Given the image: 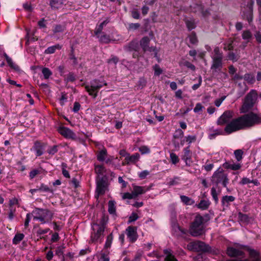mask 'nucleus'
<instances>
[{"mask_svg":"<svg viewBox=\"0 0 261 261\" xmlns=\"http://www.w3.org/2000/svg\"><path fill=\"white\" fill-rule=\"evenodd\" d=\"M233 116L232 111H226L217 121V124L220 125L227 123L224 128V131L227 134L261 123L260 114L250 112L230 121Z\"/></svg>","mask_w":261,"mask_h":261,"instance_id":"obj_1","label":"nucleus"},{"mask_svg":"<svg viewBox=\"0 0 261 261\" xmlns=\"http://www.w3.org/2000/svg\"><path fill=\"white\" fill-rule=\"evenodd\" d=\"M257 93L255 90H251L243 100L242 105L240 109L241 113H245L251 111L257 99Z\"/></svg>","mask_w":261,"mask_h":261,"instance_id":"obj_2","label":"nucleus"},{"mask_svg":"<svg viewBox=\"0 0 261 261\" xmlns=\"http://www.w3.org/2000/svg\"><path fill=\"white\" fill-rule=\"evenodd\" d=\"M204 219L200 215H197L191 223L189 233L193 237H198L204 233Z\"/></svg>","mask_w":261,"mask_h":261,"instance_id":"obj_3","label":"nucleus"},{"mask_svg":"<svg viewBox=\"0 0 261 261\" xmlns=\"http://www.w3.org/2000/svg\"><path fill=\"white\" fill-rule=\"evenodd\" d=\"M34 220H39L44 224L51 220L53 217L52 213L47 209L36 208L31 213Z\"/></svg>","mask_w":261,"mask_h":261,"instance_id":"obj_4","label":"nucleus"},{"mask_svg":"<svg viewBox=\"0 0 261 261\" xmlns=\"http://www.w3.org/2000/svg\"><path fill=\"white\" fill-rule=\"evenodd\" d=\"M105 217H103L99 224L95 223L92 225V231L91 233V241L95 242L100 239L103 235L105 226Z\"/></svg>","mask_w":261,"mask_h":261,"instance_id":"obj_5","label":"nucleus"},{"mask_svg":"<svg viewBox=\"0 0 261 261\" xmlns=\"http://www.w3.org/2000/svg\"><path fill=\"white\" fill-rule=\"evenodd\" d=\"M107 85L105 81H100L98 80H94L90 81L89 85L85 86V89L89 95L95 98L97 96V93L99 89L103 86Z\"/></svg>","mask_w":261,"mask_h":261,"instance_id":"obj_6","label":"nucleus"},{"mask_svg":"<svg viewBox=\"0 0 261 261\" xmlns=\"http://www.w3.org/2000/svg\"><path fill=\"white\" fill-rule=\"evenodd\" d=\"M228 180L227 174L225 173L222 170L220 171L219 169L216 171L212 177L213 183L216 185L221 184L224 187H227Z\"/></svg>","mask_w":261,"mask_h":261,"instance_id":"obj_7","label":"nucleus"},{"mask_svg":"<svg viewBox=\"0 0 261 261\" xmlns=\"http://www.w3.org/2000/svg\"><path fill=\"white\" fill-rule=\"evenodd\" d=\"M66 30V25L61 24H57L53 26L52 32L53 34L51 37H54L56 40L62 39L63 36H60V34L64 32Z\"/></svg>","mask_w":261,"mask_h":261,"instance_id":"obj_8","label":"nucleus"},{"mask_svg":"<svg viewBox=\"0 0 261 261\" xmlns=\"http://www.w3.org/2000/svg\"><path fill=\"white\" fill-rule=\"evenodd\" d=\"M188 247L190 249L194 250L196 251H206L207 250V247L202 242L196 241L191 243Z\"/></svg>","mask_w":261,"mask_h":261,"instance_id":"obj_9","label":"nucleus"},{"mask_svg":"<svg viewBox=\"0 0 261 261\" xmlns=\"http://www.w3.org/2000/svg\"><path fill=\"white\" fill-rule=\"evenodd\" d=\"M107 189V183L103 177L99 178L97 180L96 192L98 195L105 194Z\"/></svg>","mask_w":261,"mask_h":261,"instance_id":"obj_10","label":"nucleus"},{"mask_svg":"<svg viewBox=\"0 0 261 261\" xmlns=\"http://www.w3.org/2000/svg\"><path fill=\"white\" fill-rule=\"evenodd\" d=\"M150 42V39L147 36L143 37L140 41V44L142 48L144 51L148 50L149 51H155V56L157 55V51L154 48L149 47V44Z\"/></svg>","mask_w":261,"mask_h":261,"instance_id":"obj_11","label":"nucleus"},{"mask_svg":"<svg viewBox=\"0 0 261 261\" xmlns=\"http://www.w3.org/2000/svg\"><path fill=\"white\" fill-rule=\"evenodd\" d=\"M126 236L131 242H135L138 238L137 234V229L134 226H128L126 229Z\"/></svg>","mask_w":261,"mask_h":261,"instance_id":"obj_12","label":"nucleus"},{"mask_svg":"<svg viewBox=\"0 0 261 261\" xmlns=\"http://www.w3.org/2000/svg\"><path fill=\"white\" fill-rule=\"evenodd\" d=\"M149 190L150 188L148 187H141L133 185L132 192L135 198H136L139 195L144 194Z\"/></svg>","mask_w":261,"mask_h":261,"instance_id":"obj_13","label":"nucleus"},{"mask_svg":"<svg viewBox=\"0 0 261 261\" xmlns=\"http://www.w3.org/2000/svg\"><path fill=\"white\" fill-rule=\"evenodd\" d=\"M59 133L67 138L73 139L75 138V134L69 128L66 127H60L58 129Z\"/></svg>","mask_w":261,"mask_h":261,"instance_id":"obj_14","label":"nucleus"},{"mask_svg":"<svg viewBox=\"0 0 261 261\" xmlns=\"http://www.w3.org/2000/svg\"><path fill=\"white\" fill-rule=\"evenodd\" d=\"M227 253L229 256L231 257L242 256L244 254V253L242 250L231 247H228L227 248Z\"/></svg>","mask_w":261,"mask_h":261,"instance_id":"obj_15","label":"nucleus"},{"mask_svg":"<svg viewBox=\"0 0 261 261\" xmlns=\"http://www.w3.org/2000/svg\"><path fill=\"white\" fill-rule=\"evenodd\" d=\"M140 158V154L138 153H136L132 155H129V154H128L125 158V163H123L122 165H128L130 163H134L137 162Z\"/></svg>","mask_w":261,"mask_h":261,"instance_id":"obj_16","label":"nucleus"},{"mask_svg":"<svg viewBox=\"0 0 261 261\" xmlns=\"http://www.w3.org/2000/svg\"><path fill=\"white\" fill-rule=\"evenodd\" d=\"M223 166L225 169L234 171L240 169L241 167V165L240 163H234L233 162H225Z\"/></svg>","mask_w":261,"mask_h":261,"instance_id":"obj_17","label":"nucleus"},{"mask_svg":"<svg viewBox=\"0 0 261 261\" xmlns=\"http://www.w3.org/2000/svg\"><path fill=\"white\" fill-rule=\"evenodd\" d=\"M212 64L211 66L212 69H221L222 67V60L223 58H212Z\"/></svg>","mask_w":261,"mask_h":261,"instance_id":"obj_18","label":"nucleus"},{"mask_svg":"<svg viewBox=\"0 0 261 261\" xmlns=\"http://www.w3.org/2000/svg\"><path fill=\"white\" fill-rule=\"evenodd\" d=\"M95 172L98 176V178L105 176L106 169L102 165H95Z\"/></svg>","mask_w":261,"mask_h":261,"instance_id":"obj_19","label":"nucleus"},{"mask_svg":"<svg viewBox=\"0 0 261 261\" xmlns=\"http://www.w3.org/2000/svg\"><path fill=\"white\" fill-rule=\"evenodd\" d=\"M31 150L36 152V155L37 156H39L43 153L42 146L41 143L39 142H36L34 143L33 147Z\"/></svg>","mask_w":261,"mask_h":261,"instance_id":"obj_20","label":"nucleus"},{"mask_svg":"<svg viewBox=\"0 0 261 261\" xmlns=\"http://www.w3.org/2000/svg\"><path fill=\"white\" fill-rule=\"evenodd\" d=\"M242 39L246 41L247 42H250L253 39V35L250 30H244L242 33Z\"/></svg>","mask_w":261,"mask_h":261,"instance_id":"obj_21","label":"nucleus"},{"mask_svg":"<svg viewBox=\"0 0 261 261\" xmlns=\"http://www.w3.org/2000/svg\"><path fill=\"white\" fill-rule=\"evenodd\" d=\"M172 232L176 236H179L186 233V230L181 229L177 223L172 225Z\"/></svg>","mask_w":261,"mask_h":261,"instance_id":"obj_22","label":"nucleus"},{"mask_svg":"<svg viewBox=\"0 0 261 261\" xmlns=\"http://www.w3.org/2000/svg\"><path fill=\"white\" fill-rule=\"evenodd\" d=\"M235 197L232 196H225L222 199V205L224 207H228L230 205V202L233 201Z\"/></svg>","mask_w":261,"mask_h":261,"instance_id":"obj_23","label":"nucleus"},{"mask_svg":"<svg viewBox=\"0 0 261 261\" xmlns=\"http://www.w3.org/2000/svg\"><path fill=\"white\" fill-rule=\"evenodd\" d=\"M124 48L126 50L131 51L134 50L135 51H138L139 47L138 45V43L136 41H132L128 45H126L124 47Z\"/></svg>","mask_w":261,"mask_h":261,"instance_id":"obj_24","label":"nucleus"},{"mask_svg":"<svg viewBox=\"0 0 261 261\" xmlns=\"http://www.w3.org/2000/svg\"><path fill=\"white\" fill-rule=\"evenodd\" d=\"M107 156V150L106 148H103L102 150L98 151L96 154V157L98 161L100 162H103L106 159Z\"/></svg>","mask_w":261,"mask_h":261,"instance_id":"obj_25","label":"nucleus"},{"mask_svg":"<svg viewBox=\"0 0 261 261\" xmlns=\"http://www.w3.org/2000/svg\"><path fill=\"white\" fill-rule=\"evenodd\" d=\"M3 55L5 58L8 64L11 68H13L17 71L19 70L18 66H17L13 62L12 59L10 57H9L6 53H4Z\"/></svg>","mask_w":261,"mask_h":261,"instance_id":"obj_26","label":"nucleus"},{"mask_svg":"<svg viewBox=\"0 0 261 261\" xmlns=\"http://www.w3.org/2000/svg\"><path fill=\"white\" fill-rule=\"evenodd\" d=\"M164 253L166 255L165 261H177L175 257L172 255L170 249H165L164 250Z\"/></svg>","mask_w":261,"mask_h":261,"instance_id":"obj_27","label":"nucleus"},{"mask_svg":"<svg viewBox=\"0 0 261 261\" xmlns=\"http://www.w3.org/2000/svg\"><path fill=\"white\" fill-rule=\"evenodd\" d=\"M210 203L209 200H201L197 206L202 210H205L208 208Z\"/></svg>","mask_w":261,"mask_h":261,"instance_id":"obj_28","label":"nucleus"},{"mask_svg":"<svg viewBox=\"0 0 261 261\" xmlns=\"http://www.w3.org/2000/svg\"><path fill=\"white\" fill-rule=\"evenodd\" d=\"M234 40L231 38H229L224 44V50H232L234 48L233 45Z\"/></svg>","mask_w":261,"mask_h":261,"instance_id":"obj_29","label":"nucleus"},{"mask_svg":"<svg viewBox=\"0 0 261 261\" xmlns=\"http://www.w3.org/2000/svg\"><path fill=\"white\" fill-rule=\"evenodd\" d=\"M180 198L182 202H183L186 205H191L195 203V201L192 198L188 196L181 195Z\"/></svg>","mask_w":261,"mask_h":261,"instance_id":"obj_30","label":"nucleus"},{"mask_svg":"<svg viewBox=\"0 0 261 261\" xmlns=\"http://www.w3.org/2000/svg\"><path fill=\"white\" fill-rule=\"evenodd\" d=\"M61 48V46L60 45L56 44L55 45L48 47L46 49H45L44 53L46 54H51L54 53L56 49H60Z\"/></svg>","mask_w":261,"mask_h":261,"instance_id":"obj_31","label":"nucleus"},{"mask_svg":"<svg viewBox=\"0 0 261 261\" xmlns=\"http://www.w3.org/2000/svg\"><path fill=\"white\" fill-rule=\"evenodd\" d=\"M63 5L62 0H51L50 2V5L53 9H58Z\"/></svg>","mask_w":261,"mask_h":261,"instance_id":"obj_32","label":"nucleus"},{"mask_svg":"<svg viewBox=\"0 0 261 261\" xmlns=\"http://www.w3.org/2000/svg\"><path fill=\"white\" fill-rule=\"evenodd\" d=\"M238 86L240 88V90L238 94L239 96L241 97L246 92V91L248 90V88L245 82H243V83H239Z\"/></svg>","mask_w":261,"mask_h":261,"instance_id":"obj_33","label":"nucleus"},{"mask_svg":"<svg viewBox=\"0 0 261 261\" xmlns=\"http://www.w3.org/2000/svg\"><path fill=\"white\" fill-rule=\"evenodd\" d=\"M214 54L211 57L212 58H223V53L220 50L219 47L216 46L215 47L214 49Z\"/></svg>","mask_w":261,"mask_h":261,"instance_id":"obj_34","label":"nucleus"},{"mask_svg":"<svg viewBox=\"0 0 261 261\" xmlns=\"http://www.w3.org/2000/svg\"><path fill=\"white\" fill-rule=\"evenodd\" d=\"M108 212L111 214H114L116 212L115 202L110 200L108 203Z\"/></svg>","mask_w":261,"mask_h":261,"instance_id":"obj_35","label":"nucleus"},{"mask_svg":"<svg viewBox=\"0 0 261 261\" xmlns=\"http://www.w3.org/2000/svg\"><path fill=\"white\" fill-rule=\"evenodd\" d=\"M240 57L239 55H236L232 51H230L227 54L228 59L233 62H237L240 59Z\"/></svg>","mask_w":261,"mask_h":261,"instance_id":"obj_36","label":"nucleus"},{"mask_svg":"<svg viewBox=\"0 0 261 261\" xmlns=\"http://www.w3.org/2000/svg\"><path fill=\"white\" fill-rule=\"evenodd\" d=\"M180 181V177L175 176V177H174L173 178H170L169 179L168 185L170 186L177 185L179 184Z\"/></svg>","mask_w":261,"mask_h":261,"instance_id":"obj_37","label":"nucleus"},{"mask_svg":"<svg viewBox=\"0 0 261 261\" xmlns=\"http://www.w3.org/2000/svg\"><path fill=\"white\" fill-rule=\"evenodd\" d=\"M113 239V237L112 233H110L109 235L107 236V240L105 245V248L106 249H108L111 247Z\"/></svg>","mask_w":261,"mask_h":261,"instance_id":"obj_38","label":"nucleus"},{"mask_svg":"<svg viewBox=\"0 0 261 261\" xmlns=\"http://www.w3.org/2000/svg\"><path fill=\"white\" fill-rule=\"evenodd\" d=\"M24 234L22 233H17L15 234L13 239V243L14 244H18L24 238Z\"/></svg>","mask_w":261,"mask_h":261,"instance_id":"obj_39","label":"nucleus"},{"mask_svg":"<svg viewBox=\"0 0 261 261\" xmlns=\"http://www.w3.org/2000/svg\"><path fill=\"white\" fill-rule=\"evenodd\" d=\"M42 72L45 79H48L52 74V72L50 71V70L46 67L42 69Z\"/></svg>","mask_w":261,"mask_h":261,"instance_id":"obj_40","label":"nucleus"},{"mask_svg":"<svg viewBox=\"0 0 261 261\" xmlns=\"http://www.w3.org/2000/svg\"><path fill=\"white\" fill-rule=\"evenodd\" d=\"M98 38H99V41L103 43H108L111 41L110 36L106 34L99 36V37Z\"/></svg>","mask_w":261,"mask_h":261,"instance_id":"obj_41","label":"nucleus"},{"mask_svg":"<svg viewBox=\"0 0 261 261\" xmlns=\"http://www.w3.org/2000/svg\"><path fill=\"white\" fill-rule=\"evenodd\" d=\"M243 154V152L241 149H237L234 151V154L237 161L240 162L242 160Z\"/></svg>","mask_w":261,"mask_h":261,"instance_id":"obj_42","label":"nucleus"},{"mask_svg":"<svg viewBox=\"0 0 261 261\" xmlns=\"http://www.w3.org/2000/svg\"><path fill=\"white\" fill-rule=\"evenodd\" d=\"M190 42L192 44H196L198 42V39L195 33L192 32L189 36Z\"/></svg>","mask_w":261,"mask_h":261,"instance_id":"obj_43","label":"nucleus"},{"mask_svg":"<svg viewBox=\"0 0 261 261\" xmlns=\"http://www.w3.org/2000/svg\"><path fill=\"white\" fill-rule=\"evenodd\" d=\"M184 155L183 156L184 160H185L186 162L188 160H190L191 158L190 155V150L189 149V147H186L184 149Z\"/></svg>","mask_w":261,"mask_h":261,"instance_id":"obj_44","label":"nucleus"},{"mask_svg":"<svg viewBox=\"0 0 261 261\" xmlns=\"http://www.w3.org/2000/svg\"><path fill=\"white\" fill-rule=\"evenodd\" d=\"M243 79L247 81L249 83H253L254 82V79L252 75L249 73H246L245 74L244 76Z\"/></svg>","mask_w":261,"mask_h":261,"instance_id":"obj_45","label":"nucleus"},{"mask_svg":"<svg viewBox=\"0 0 261 261\" xmlns=\"http://www.w3.org/2000/svg\"><path fill=\"white\" fill-rule=\"evenodd\" d=\"M41 173V169H34L30 172L29 176H30V178L33 179L37 174H40Z\"/></svg>","mask_w":261,"mask_h":261,"instance_id":"obj_46","label":"nucleus"},{"mask_svg":"<svg viewBox=\"0 0 261 261\" xmlns=\"http://www.w3.org/2000/svg\"><path fill=\"white\" fill-rule=\"evenodd\" d=\"M211 195L212 196L213 199L215 200V202L217 203L218 202V194L216 191V188L214 187H213L211 189Z\"/></svg>","mask_w":261,"mask_h":261,"instance_id":"obj_47","label":"nucleus"},{"mask_svg":"<svg viewBox=\"0 0 261 261\" xmlns=\"http://www.w3.org/2000/svg\"><path fill=\"white\" fill-rule=\"evenodd\" d=\"M249 252L251 257L255 258L256 260H258L259 254L254 249H249Z\"/></svg>","mask_w":261,"mask_h":261,"instance_id":"obj_48","label":"nucleus"},{"mask_svg":"<svg viewBox=\"0 0 261 261\" xmlns=\"http://www.w3.org/2000/svg\"><path fill=\"white\" fill-rule=\"evenodd\" d=\"M58 146L54 145L53 146L50 147L47 149V151L49 154L54 155L58 152Z\"/></svg>","mask_w":261,"mask_h":261,"instance_id":"obj_49","label":"nucleus"},{"mask_svg":"<svg viewBox=\"0 0 261 261\" xmlns=\"http://www.w3.org/2000/svg\"><path fill=\"white\" fill-rule=\"evenodd\" d=\"M170 159L171 162L173 164H176L179 162L178 157L176 155V154L174 153H171L170 154Z\"/></svg>","mask_w":261,"mask_h":261,"instance_id":"obj_50","label":"nucleus"},{"mask_svg":"<svg viewBox=\"0 0 261 261\" xmlns=\"http://www.w3.org/2000/svg\"><path fill=\"white\" fill-rule=\"evenodd\" d=\"M119 59L116 56H112V57L108 60V63L109 64H113L116 65L118 62Z\"/></svg>","mask_w":261,"mask_h":261,"instance_id":"obj_51","label":"nucleus"},{"mask_svg":"<svg viewBox=\"0 0 261 261\" xmlns=\"http://www.w3.org/2000/svg\"><path fill=\"white\" fill-rule=\"evenodd\" d=\"M140 27V24L139 23H132L129 24L128 29L129 30H136L139 29Z\"/></svg>","mask_w":261,"mask_h":261,"instance_id":"obj_52","label":"nucleus"},{"mask_svg":"<svg viewBox=\"0 0 261 261\" xmlns=\"http://www.w3.org/2000/svg\"><path fill=\"white\" fill-rule=\"evenodd\" d=\"M39 190L46 192H53V191L52 190L50 189L46 185H45L44 184L41 185L40 187L39 188Z\"/></svg>","mask_w":261,"mask_h":261,"instance_id":"obj_53","label":"nucleus"},{"mask_svg":"<svg viewBox=\"0 0 261 261\" xmlns=\"http://www.w3.org/2000/svg\"><path fill=\"white\" fill-rule=\"evenodd\" d=\"M184 136V132L180 128L177 129L175 130L174 137L175 138H180Z\"/></svg>","mask_w":261,"mask_h":261,"instance_id":"obj_54","label":"nucleus"},{"mask_svg":"<svg viewBox=\"0 0 261 261\" xmlns=\"http://www.w3.org/2000/svg\"><path fill=\"white\" fill-rule=\"evenodd\" d=\"M153 69L154 70V75L156 76L160 75L162 73V70L160 67L159 65L155 64L153 66Z\"/></svg>","mask_w":261,"mask_h":261,"instance_id":"obj_55","label":"nucleus"},{"mask_svg":"<svg viewBox=\"0 0 261 261\" xmlns=\"http://www.w3.org/2000/svg\"><path fill=\"white\" fill-rule=\"evenodd\" d=\"M186 141L189 144L194 142L196 140V136L195 135L191 136L189 135L185 138Z\"/></svg>","mask_w":261,"mask_h":261,"instance_id":"obj_56","label":"nucleus"},{"mask_svg":"<svg viewBox=\"0 0 261 261\" xmlns=\"http://www.w3.org/2000/svg\"><path fill=\"white\" fill-rule=\"evenodd\" d=\"M254 36L257 43L261 44V32L258 31H255Z\"/></svg>","mask_w":261,"mask_h":261,"instance_id":"obj_57","label":"nucleus"},{"mask_svg":"<svg viewBox=\"0 0 261 261\" xmlns=\"http://www.w3.org/2000/svg\"><path fill=\"white\" fill-rule=\"evenodd\" d=\"M186 25L189 30L191 31L195 28V24L192 20L186 21Z\"/></svg>","mask_w":261,"mask_h":261,"instance_id":"obj_58","label":"nucleus"},{"mask_svg":"<svg viewBox=\"0 0 261 261\" xmlns=\"http://www.w3.org/2000/svg\"><path fill=\"white\" fill-rule=\"evenodd\" d=\"M103 28V26L100 24L96 28L95 30V34L96 36H97V37H99V34L101 33Z\"/></svg>","mask_w":261,"mask_h":261,"instance_id":"obj_59","label":"nucleus"},{"mask_svg":"<svg viewBox=\"0 0 261 261\" xmlns=\"http://www.w3.org/2000/svg\"><path fill=\"white\" fill-rule=\"evenodd\" d=\"M139 151L142 154L148 153L150 152V149L145 146H142L139 148Z\"/></svg>","mask_w":261,"mask_h":261,"instance_id":"obj_60","label":"nucleus"},{"mask_svg":"<svg viewBox=\"0 0 261 261\" xmlns=\"http://www.w3.org/2000/svg\"><path fill=\"white\" fill-rule=\"evenodd\" d=\"M122 198L123 199H131L135 198V197L133 194V192H132V193L127 192V193H124L122 196Z\"/></svg>","mask_w":261,"mask_h":261,"instance_id":"obj_61","label":"nucleus"},{"mask_svg":"<svg viewBox=\"0 0 261 261\" xmlns=\"http://www.w3.org/2000/svg\"><path fill=\"white\" fill-rule=\"evenodd\" d=\"M138 219V215L136 213H132L129 217L128 222H134Z\"/></svg>","mask_w":261,"mask_h":261,"instance_id":"obj_62","label":"nucleus"},{"mask_svg":"<svg viewBox=\"0 0 261 261\" xmlns=\"http://www.w3.org/2000/svg\"><path fill=\"white\" fill-rule=\"evenodd\" d=\"M149 172L147 170H144V171H141L139 174V177L141 178V179H144L146 178V177L149 175Z\"/></svg>","mask_w":261,"mask_h":261,"instance_id":"obj_63","label":"nucleus"},{"mask_svg":"<svg viewBox=\"0 0 261 261\" xmlns=\"http://www.w3.org/2000/svg\"><path fill=\"white\" fill-rule=\"evenodd\" d=\"M132 16L136 19H138L140 18V13L138 11L136 10H134L131 12Z\"/></svg>","mask_w":261,"mask_h":261,"instance_id":"obj_64","label":"nucleus"}]
</instances>
